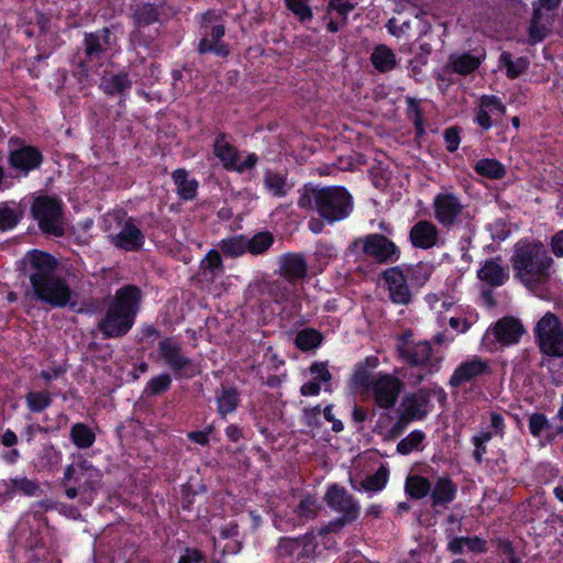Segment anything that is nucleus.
Listing matches in <instances>:
<instances>
[{"label":"nucleus","instance_id":"nucleus-1","mask_svg":"<svg viewBox=\"0 0 563 563\" xmlns=\"http://www.w3.org/2000/svg\"><path fill=\"white\" fill-rule=\"evenodd\" d=\"M511 264L515 278L529 290L538 291L550 282L554 261L541 242H518Z\"/></svg>","mask_w":563,"mask_h":563},{"label":"nucleus","instance_id":"nucleus-2","mask_svg":"<svg viewBox=\"0 0 563 563\" xmlns=\"http://www.w3.org/2000/svg\"><path fill=\"white\" fill-rule=\"evenodd\" d=\"M29 260L32 268L30 282L37 299L52 307H65L70 301L71 290L68 284L55 274V260L40 251H32Z\"/></svg>","mask_w":563,"mask_h":563},{"label":"nucleus","instance_id":"nucleus-3","mask_svg":"<svg viewBox=\"0 0 563 563\" xmlns=\"http://www.w3.org/2000/svg\"><path fill=\"white\" fill-rule=\"evenodd\" d=\"M142 292L133 285L124 286L115 291L103 318L98 322V329L106 339L125 335L134 324L140 310Z\"/></svg>","mask_w":563,"mask_h":563},{"label":"nucleus","instance_id":"nucleus-4","mask_svg":"<svg viewBox=\"0 0 563 563\" xmlns=\"http://www.w3.org/2000/svg\"><path fill=\"white\" fill-rule=\"evenodd\" d=\"M298 207L316 210L329 222L345 219L352 210V197L343 187L317 188L311 185L299 190Z\"/></svg>","mask_w":563,"mask_h":563},{"label":"nucleus","instance_id":"nucleus-5","mask_svg":"<svg viewBox=\"0 0 563 563\" xmlns=\"http://www.w3.org/2000/svg\"><path fill=\"white\" fill-rule=\"evenodd\" d=\"M356 384L366 387L375 400V404L382 409H391L404 388L400 378L391 374H377L369 377L366 372H358L354 375Z\"/></svg>","mask_w":563,"mask_h":563},{"label":"nucleus","instance_id":"nucleus-6","mask_svg":"<svg viewBox=\"0 0 563 563\" xmlns=\"http://www.w3.org/2000/svg\"><path fill=\"white\" fill-rule=\"evenodd\" d=\"M397 246L385 235L374 233L355 239L347 247L346 255L355 258L369 256L378 263L394 261L398 257Z\"/></svg>","mask_w":563,"mask_h":563},{"label":"nucleus","instance_id":"nucleus-7","mask_svg":"<svg viewBox=\"0 0 563 563\" xmlns=\"http://www.w3.org/2000/svg\"><path fill=\"white\" fill-rule=\"evenodd\" d=\"M32 213L45 233L55 236L64 234L62 205L57 199L47 196L36 198L32 205Z\"/></svg>","mask_w":563,"mask_h":563},{"label":"nucleus","instance_id":"nucleus-8","mask_svg":"<svg viewBox=\"0 0 563 563\" xmlns=\"http://www.w3.org/2000/svg\"><path fill=\"white\" fill-rule=\"evenodd\" d=\"M536 334L543 353L563 356V327L554 313L548 312L539 320Z\"/></svg>","mask_w":563,"mask_h":563},{"label":"nucleus","instance_id":"nucleus-9","mask_svg":"<svg viewBox=\"0 0 563 563\" xmlns=\"http://www.w3.org/2000/svg\"><path fill=\"white\" fill-rule=\"evenodd\" d=\"M158 353L164 363L178 376L190 378L200 373L199 366L187 357L181 346L170 338L159 341Z\"/></svg>","mask_w":563,"mask_h":563},{"label":"nucleus","instance_id":"nucleus-10","mask_svg":"<svg viewBox=\"0 0 563 563\" xmlns=\"http://www.w3.org/2000/svg\"><path fill=\"white\" fill-rule=\"evenodd\" d=\"M433 211L437 221L451 229L462 222L465 209L460 199L452 192H440L434 197Z\"/></svg>","mask_w":563,"mask_h":563},{"label":"nucleus","instance_id":"nucleus-11","mask_svg":"<svg viewBox=\"0 0 563 563\" xmlns=\"http://www.w3.org/2000/svg\"><path fill=\"white\" fill-rule=\"evenodd\" d=\"M219 15L214 12H207L202 16V38L200 40L198 52L206 54L213 52L218 55H227L228 49L220 43L221 37L224 35V25L216 23Z\"/></svg>","mask_w":563,"mask_h":563},{"label":"nucleus","instance_id":"nucleus-12","mask_svg":"<svg viewBox=\"0 0 563 563\" xmlns=\"http://www.w3.org/2000/svg\"><path fill=\"white\" fill-rule=\"evenodd\" d=\"M490 373L492 368L488 360L473 356L457 365L450 378V385L452 387H461Z\"/></svg>","mask_w":563,"mask_h":563},{"label":"nucleus","instance_id":"nucleus-13","mask_svg":"<svg viewBox=\"0 0 563 563\" xmlns=\"http://www.w3.org/2000/svg\"><path fill=\"white\" fill-rule=\"evenodd\" d=\"M399 357L412 366H433L432 349L428 341L411 343L407 338L401 339L397 346Z\"/></svg>","mask_w":563,"mask_h":563},{"label":"nucleus","instance_id":"nucleus-14","mask_svg":"<svg viewBox=\"0 0 563 563\" xmlns=\"http://www.w3.org/2000/svg\"><path fill=\"white\" fill-rule=\"evenodd\" d=\"M525 329L520 321L514 317H505L498 320L493 328L486 332V339L494 338L500 345L506 346L519 341Z\"/></svg>","mask_w":563,"mask_h":563},{"label":"nucleus","instance_id":"nucleus-15","mask_svg":"<svg viewBox=\"0 0 563 563\" xmlns=\"http://www.w3.org/2000/svg\"><path fill=\"white\" fill-rule=\"evenodd\" d=\"M383 279L394 303L407 305L411 300V291L402 271L395 266L383 272Z\"/></svg>","mask_w":563,"mask_h":563},{"label":"nucleus","instance_id":"nucleus-16","mask_svg":"<svg viewBox=\"0 0 563 563\" xmlns=\"http://www.w3.org/2000/svg\"><path fill=\"white\" fill-rule=\"evenodd\" d=\"M99 479V472L88 461L80 460L77 463L68 465L65 470L63 484L71 481L79 483L82 482L80 488L84 490H93L96 483Z\"/></svg>","mask_w":563,"mask_h":563},{"label":"nucleus","instance_id":"nucleus-17","mask_svg":"<svg viewBox=\"0 0 563 563\" xmlns=\"http://www.w3.org/2000/svg\"><path fill=\"white\" fill-rule=\"evenodd\" d=\"M111 242L120 250L135 252L144 245L145 236L135 220L130 218L124 221L119 233L111 236Z\"/></svg>","mask_w":563,"mask_h":563},{"label":"nucleus","instance_id":"nucleus-18","mask_svg":"<svg viewBox=\"0 0 563 563\" xmlns=\"http://www.w3.org/2000/svg\"><path fill=\"white\" fill-rule=\"evenodd\" d=\"M324 499L329 507L346 516L347 519L355 520L358 517L360 507L344 488L336 485L330 486Z\"/></svg>","mask_w":563,"mask_h":563},{"label":"nucleus","instance_id":"nucleus-19","mask_svg":"<svg viewBox=\"0 0 563 563\" xmlns=\"http://www.w3.org/2000/svg\"><path fill=\"white\" fill-rule=\"evenodd\" d=\"M278 274L289 284L302 279L307 275L308 263L299 253H286L278 258Z\"/></svg>","mask_w":563,"mask_h":563},{"label":"nucleus","instance_id":"nucleus-20","mask_svg":"<svg viewBox=\"0 0 563 563\" xmlns=\"http://www.w3.org/2000/svg\"><path fill=\"white\" fill-rule=\"evenodd\" d=\"M114 40L111 37V31L103 27L85 35V54L90 59H99L102 54L111 49Z\"/></svg>","mask_w":563,"mask_h":563},{"label":"nucleus","instance_id":"nucleus-21","mask_svg":"<svg viewBox=\"0 0 563 563\" xmlns=\"http://www.w3.org/2000/svg\"><path fill=\"white\" fill-rule=\"evenodd\" d=\"M483 58H484V55L473 54L471 52L452 53L449 56V60L446 64V70L450 73H455V74H459L462 76H466L479 67Z\"/></svg>","mask_w":563,"mask_h":563},{"label":"nucleus","instance_id":"nucleus-22","mask_svg":"<svg viewBox=\"0 0 563 563\" xmlns=\"http://www.w3.org/2000/svg\"><path fill=\"white\" fill-rule=\"evenodd\" d=\"M439 239V230L430 221H418L410 230V240L416 247L430 249Z\"/></svg>","mask_w":563,"mask_h":563},{"label":"nucleus","instance_id":"nucleus-23","mask_svg":"<svg viewBox=\"0 0 563 563\" xmlns=\"http://www.w3.org/2000/svg\"><path fill=\"white\" fill-rule=\"evenodd\" d=\"M428 398L421 393L406 395L400 404V415L407 420H421L426 417Z\"/></svg>","mask_w":563,"mask_h":563},{"label":"nucleus","instance_id":"nucleus-24","mask_svg":"<svg viewBox=\"0 0 563 563\" xmlns=\"http://www.w3.org/2000/svg\"><path fill=\"white\" fill-rule=\"evenodd\" d=\"M41 162V153L32 146H24L18 151L12 152L10 155L11 165L24 173L38 167Z\"/></svg>","mask_w":563,"mask_h":563},{"label":"nucleus","instance_id":"nucleus-25","mask_svg":"<svg viewBox=\"0 0 563 563\" xmlns=\"http://www.w3.org/2000/svg\"><path fill=\"white\" fill-rule=\"evenodd\" d=\"M432 506H443L451 503L455 498L456 487L448 477H438L431 488Z\"/></svg>","mask_w":563,"mask_h":563},{"label":"nucleus","instance_id":"nucleus-26","mask_svg":"<svg viewBox=\"0 0 563 563\" xmlns=\"http://www.w3.org/2000/svg\"><path fill=\"white\" fill-rule=\"evenodd\" d=\"M213 154L220 159L225 169H232L239 158L238 150L228 142L224 134H219L213 143Z\"/></svg>","mask_w":563,"mask_h":563},{"label":"nucleus","instance_id":"nucleus-27","mask_svg":"<svg viewBox=\"0 0 563 563\" xmlns=\"http://www.w3.org/2000/svg\"><path fill=\"white\" fill-rule=\"evenodd\" d=\"M477 276L486 284L497 287L507 280L508 273L498 262L490 260L484 263L477 272Z\"/></svg>","mask_w":563,"mask_h":563},{"label":"nucleus","instance_id":"nucleus-28","mask_svg":"<svg viewBox=\"0 0 563 563\" xmlns=\"http://www.w3.org/2000/svg\"><path fill=\"white\" fill-rule=\"evenodd\" d=\"M131 80L125 73L120 74H106L101 78L100 87L107 95L124 93L131 88Z\"/></svg>","mask_w":563,"mask_h":563},{"label":"nucleus","instance_id":"nucleus-29","mask_svg":"<svg viewBox=\"0 0 563 563\" xmlns=\"http://www.w3.org/2000/svg\"><path fill=\"white\" fill-rule=\"evenodd\" d=\"M371 60L374 67L380 73L390 71L397 65L395 53L386 45L376 46L371 55Z\"/></svg>","mask_w":563,"mask_h":563},{"label":"nucleus","instance_id":"nucleus-30","mask_svg":"<svg viewBox=\"0 0 563 563\" xmlns=\"http://www.w3.org/2000/svg\"><path fill=\"white\" fill-rule=\"evenodd\" d=\"M265 188L275 197L283 198L292 188V184L280 173L267 170L264 176Z\"/></svg>","mask_w":563,"mask_h":563},{"label":"nucleus","instance_id":"nucleus-31","mask_svg":"<svg viewBox=\"0 0 563 563\" xmlns=\"http://www.w3.org/2000/svg\"><path fill=\"white\" fill-rule=\"evenodd\" d=\"M173 179L177 187V194L181 199L190 200L195 198L198 183L192 178H188V174L185 169H176L173 173Z\"/></svg>","mask_w":563,"mask_h":563},{"label":"nucleus","instance_id":"nucleus-32","mask_svg":"<svg viewBox=\"0 0 563 563\" xmlns=\"http://www.w3.org/2000/svg\"><path fill=\"white\" fill-rule=\"evenodd\" d=\"M240 397L235 388L222 387L217 396L218 412L222 417L233 412L239 406Z\"/></svg>","mask_w":563,"mask_h":563},{"label":"nucleus","instance_id":"nucleus-33","mask_svg":"<svg viewBox=\"0 0 563 563\" xmlns=\"http://www.w3.org/2000/svg\"><path fill=\"white\" fill-rule=\"evenodd\" d=\"M464 548L473 552H483L485 543L478 537H457L448 542V550L453 554L463 552Z\"/></svg>","mask_w":563,"mask_h":563},{"label":"nucleus","instance_id":"nucleus-34","mask_svg":"<svg viewBox=\"0 0 563 563\" xmlns=\"http://www.w3.org/2000/svg\"><path fill=\"white\" fill-rule=\"evenodd\" d=\"M550 30V15L543 14L541 9L533 10V16L530 26V37L533 42L542 41Z\"/></svg>","mask_w":563,"mask_h":563},{"label":"nucleus","instance_id":"nucleus-35","mask_svg":"<svg viewBox=\"0 0 563 563\" xmlns=\"http://www.w3.org/2000/svg\"><path fill=\"white\" fill-rule=\"evenodd\" d=\"M474 169L477 174L490 179H500L506 174L504 165L494 158L479 159Z\"/></svg>","mask_w":563,"mask_h":563},{"label":"nucleus","instance_id":"nucleus-36","mask_svg":"<svg viewBox=\"0 0 563 563\" xmlns=\"http://www.w3.org/2000/svg\"><path fill=\"white\" fill-rule=\"evenodd\" d=\"M405 489L412 498L421 499L430 494L431 483L420 475H411L406 479Z\"/></svg>","mask_w":563,"mask_h":563},{"label":"nucleus","instance_id":"nucleus-37","mask_svg":"<svg viewBox=\"0 0 563 563\" xmlns=\"http://www.w3.org/2000/svg\"><path fill=\"white\" fill-rule=\"evenodd\" d=\"M499 66L506 68L509 78H517L528 68V60L523 57L512 58L508 52H503L499 57Z\"/></svg>","mask_w":563,"mask_h":563},{"label":"nucleus","instance_id":"nucleus-38","mask_svg":"<svg viewBox=\"0 0 563 563\" xmlns=\"http://www.w3.org/2000/svg\"><path fill=\"white\" fill-rule=\"evenodd\" d=\"M274 242V236L269 232H260L252 238H246V252L252 255H261L265 253Z\"/></svg>","mask_w":563,"mask_h":563},{"label":"nucleus","instance_id":"nucleus-39","mask_svg":"<svg viewBox=\"0 0 563 563\" xmlns=\"http://www.w3.org/2000/svg\"><path fill=\"white\" fill-rule=\"evenodd\" d=\"M220 250L225 256L239 257L246 253V236L234 235L223 239L220 244Z\"/></svg>","mask_w":563,"mask_h":563},{"label":"nucleus","instance_id":"nucleus-40","mask_svg":"<svg viewBox=\"0 0 563 563\" xmlns=\"http://www.w3.org/2000/svg\"><path fill=\"white\" fill-rule=\"evenodd\" d=\"M70 435L73 442L80 449L90 448L95 441L92 431L82 423H76L71 427Z\"/></svg>","mask_w":563,"mask_h":563},{"label":"nucleus","instance_id":"nucleus-41","mask_svg":"<svg viewBox=\"0 0 563 563\" xmlns=\"http://www.w3.org/2000/svg\"><path fill=\"white\" fill-rule=\"evenodd\" d=\"M321 334L312 329H306L296 335L295 343L301 351L316 349L321 343Z\"/></svg>","mask_w":563,"mask_h":563},{"label":"nucleus","instance_id":"nucleus-42","mask_svg":"<svg viewBox=\"0 0 563 563\" xmlns=\"http://www.w3.org/2000/svg\"><path fill=\"white\" fill-rule=\"evenodd\" d=\"M200 268L203 274H210L213 278L216 275L223 271V262L220 253L216 250H211L201 261Z\"/></svg>","mask_w":563,"mask_h":563},{"label":"nucleus","instance_id":"nucleus-43","mask_svg":"<svg viewBox=\"0 0 563 563\" xmlns=\"http://www.w3.org/2000/svg\"><path fill=\"white\" fill-rule=\"evenodd\" d=\"M388 479V470L380 466L377 472L362 482V487L367 492H378L383 489Z\"/></svg>","mask_w":563,"mask_h":563},{"label":"nucleus","instance_id":"nucleus-44","mask_svg":"<svg viewBox=\"0 0 563 563\" xmlns=\"http://www.w3.org/2000/svg\"><path fill=\"white\" fill-rule=\"evenodd\" d=\"M25 398L29 409L34 412L43 411L52 402L51 394L46 391H31Z\"/></svg>","mask_w":563,"mask_h":563},{"label":"nucleus","instance_id":"nucleus-45","mask_svg":"<svg viewBox=\"0 0 563 563\" xmlns=\"http://www.w3.org/2000/svg\"><path fill=\"white\" fill-rule=\"evenodd\" d=\"M423 440L424 433L420 430H415L397 444V451L402 455H407L416 450Z\"/></svg>","mask_w":563,"mask_h":563},{"label":"nucleus","instance_id":"nucleus-46","mask_svg":"<svg viewBox=\"0 0 563 563\" xmlns=\"http://www.w3.org/2000/svg\"><path fill=\"white\" fill-rule=\"evenodd\" d=\"M133 16L139 26H146L154 23L158 14L154 5L143 4L135 10Z\"/></svg>","mask_w":563,"mask_h":563},{"label":"nucleus","instance_id":"nucleus-47","mask_svg":"<svg viewBox=\"0 0 563 563\" xmlns=\"http://www.w3.org/2000/svg\"><path fill=\"white\" fill-rule=\"evenodd\" d=\"M319 506L317 500L310 496L303 498L297 508V514L305 520L313 519L317 516Z\"/></svg>","mask_w":563,"mask_h":563},{"label":"nucleus","instance_id":"nucleus-48","mask_svg":"<svg viewBox=\"0 0 563 563\" xmlns=\"http://www.w3.org/2000/svg\"><path fill=\"white\" fill-rule=\"evenodd\" d=\"M172 383V378L168 374H161L154 378H152L146 386V391L152 395H157L159 393L166 391Z\"/></svg>","mask_w":563,"mask_h":563},{"label":"nucleus","instance_id":"nucleus-49","mask_svg":"<svg viewBox=\"0 0 563 563\" xmlns=\"http://www.w3.org/2000/svg\"><path fill=\"white\" fill-rule=\"evenodd\" d=\"M12 488L26 496H35L40 490L38 484L26 477L12 479Z\"/></svg>","mask_w":563,"mask_h":563},{"label":"nucleus","instance_id":"nucleus-50","mask_svg":"<svg viewBox=\"0 0 563 563\" xmlns=\"http://www.w3.org/2000/svg\"><path fill=\"white\" fill-rule=\"evenodd\" d=\"M308 0H286L288 9L295 13L301 21L312 18L311 9L307 5Z\"/></svg>","mask_w":563,"mask_h":563},{"label":"nucleus","instance_id":"nucleus-51","mask_svg":"<svg viewBox=\"0 0 563 563\" xmlns=\"http://www.w3.org/2000/svg\"><path fill=\"white\" fill-rule=\"evenodd\" d=\"M481 104L482 107L486 108L492 117L503 115L506 112V107L495 96H483L481 98Z\"/></svg>","mask_w":563,"mask_h":563},{"label":"nucleus","instance_id":"nucleus-52","mask_svg":"<svg viewBox=\"0 0 563 563\" xmlns=\"http://www.w3.org/2000/svg\"><path fill=\"white\" fill-rule=\"evenodd\" d=\"M549 427V421L542 413H533L529 419V429L533 437H540L542 431Z\"/></svg>","mask_w":563,"mask_h":563},{"label":"nucleus","instance_id":"nucleus-53","mask_svg":"<svg viewBox=\"0 0 563 563\" xmlns=\"http://www.w3.org/2000/svg\"><path fill=\"white\" fill-rule=\"evenodd\" d=\"M18 223L15 212L7 207H0V230L12 229Z\"/></svg>","mask_w":563,"mask_h":563},{"label":"nucleus","instance_id":"nucleus-54","mask_svg":"<svg viewBox=\"0 0 563 563\" xmlns=\"http://www.w3.org/2000/svg\"><path fill=\"white\" fill-rule=\"evenodd\" d=\"M409 422L402 415H399L396 422L389 429L380 432L386 439H395L406 429Z\"/></svg>","mask_w":563,"mask_h":563},{"label":"nucleus","instance_id":"nucleus-55","mask_svg":"<svg viewBox=\"0 0 563 563\" xmlns=\"http://www.w3.org/2000/svg\"><path fill=\"white\" fill-rule=\"evenodd\" d=\"M462 528V521L457 516L450 515L446 518V528H445V534L449 541L453 540L454 538H457V533L461 531Z\"/></svg>","mask_w":563,"mask_h":563},{"label":"nucleus","instance_id":"nucleus-56","mask_svg":"<svg viewBox=\"0 0 563 563\" xmlns=\"http://www.w3.org/2000/svg\"><path fill=\"white\" fill-rule=\"evenodd\" d=\"M329 7L343 19L354 9V4L350 0H332Z\"/></svg>","mask_w":563,"mask_h":563},{"label":"nucleus","instance_id":"nucleus-57","mask_svg":"<svg viewBox=\"0 0 563 563\" xmlns=\"http://www.w3.org/2000/svg\"><path fill=\"white\" fill-rule=\"evenodd\" d=\"M409 27L410 24L408 21H402L399 23V20L396 18L390 19L387 23V29L394 36H400L401 34H405Z\"/></svg>","mask_w":563,"mask_h":563},{"label":"nucleus","instance_id":"nucleus-58","mask_svg":"<svg viewBox=\"0 0 563 563\" xmlns=\"http://www.w3.org/2000/svg\"><path fill=\"white\" fill-rule=\"evenodd\" d=\"M444 140L446 143V148L450 152H454L460 144V135L459 131L455 128L446 129L444 132Z\"/></svg>","mask_w":563,"mask_h":563},{"label":"nucleus","instance_id":"nucleus-59","mask_svg":"<svg viewBox=\"0 0 563 563\" xmlns=\"http://www.w3.org/2000/svg\"><path fill=\"white\" fill-rule=\"evenodd\" d=\"M310 372L312 375H314L316 379L321 382H329L332 377L324 363H313L310 366Z\"/></svg>","mask_w":563,"mask_h":563},{"label":"nucleus","instance_id":"nucleus-60","mask_svg":"<svg viewBox=\"0 0 563 563\" xmlns=\"http://www.w3.org/2000/svg\"><path fill=\"white\" fill-rule=\"evenodd\" d=\"M352 520L347 519L346 516H342L331 522H329L327 526H324L322 529H320V534H325L330 532H338L340 531L347 522H351Z\"/></svg>","mask_w":563,"mask_h":563},{"label":"nucleus","instance_id":"nucleus-61","mask_svg":"<svg viewBox=\"0 0 563 563\" xmlns=\"http://www.w3.org/2000/svg\"><path fill=\"white\" fill-rule=\"evenodd\" d=\"M257 163V156L254 153H251L246 156V158L242 162H239V158L235 161V166L232 167L233 170L239 173H243L247 169L253 168Z\"/></svg>","mask_w":563,"mask_h":563},{"label":"nucleus","instance_id":"nucleus-62","mask_svg":"<svg viewBox=\"0 0 563 563\" xmlns=\"http://www.w3.org/2000/svg\"><path fill=\"white\" fill-rule=\"evenodd\" d=\"M476 121L484 130H488L493 124L492 114L482 104H479Z\"/></svg>","mask_w":563,"mask_h":563},{"label":"nucleus","instance_id":"nucleus-63","mask_svg":"<svg viewBox=\"0 0 563 563\" xmlns=\"http://www.w3.org/2000/svg\"><path fill=\"white\" fill-rule=\"evenodd\" d=\"M551 247L555 256L563 257V230L552 236Z\"/></svg>","mask_w":563,"mask_h":563},{"label":"nucleus","instance_id":"nucleus-64","mask_svg":"<svg viewBox=\"0 0 563 563\" xmlns=\"http://www.w3.org/2000/svg\"><path fill=\"white\" fill-rule=\"evenodd\" d=\"M300 391L303 396H314L320 393V385L318 382H309L301 386Z\"/></svg>","mask_w":563,"mask_h":563}]
</instances>
